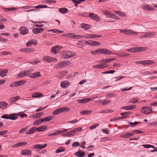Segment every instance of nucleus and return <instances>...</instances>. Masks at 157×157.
Segmentation results:
<instances>
[{
  "label": "nucleus",
  "instance_id": "8fccbe9b",
  "mask_svg": "<svg viewBox=\"0 0 157 157\" xmlns=\"http://www.w3.org/2000/svg\"><path fill=\"white\" fill-rule=\"evenodd\" d=\"M115 96L116 94L114 93H109L106 94L105 96L107 98H109L111 97H114Z\"/></svg>",
  "mask_w": 157,
  "mask_h": 157
},
{
  "label": "nucleus",
  "instance_id": "f704fd0d",
  "mask_svg": "<svg viewBox=\"0 0 157 157\" xmlns=\"http://www.w3.org/2000/svg\"><path fill=\"white\" fill-rule=\"evenodd\" d=\"M138 101V99L137 98H132L129 99L128 102V103H136Z\"/></svg>",
  "mask_w": 157,
  "mask_h": 157
},
{
  "label": "nucleus",
  "instance_id": "aec40b11",
  "mask_svg": "<svg viewBox=\"0 0 157 157\" xmlns=\"http://www.w3.org/2000/svg\"><path fill=\"white\" fill-rule=\"evenodd\" d=\"M75 155L78 157H82L85 155V153L84 151L79 150L78 152H76Z\"/></svg>",
  "mask_w": 157,
  "mask_h": 157
},
{
  "label": "nucleus",
  "instance_id": "1a4fd4ad",
  "mask_svg": "<svg viewBox=\"0 0 157 157\" xmlns=\"http://www.w3.org/2000/svg\"><path fill=\"white\" fill-rule=\"evenodd\" d=\"M141 8L143 10L146 11H153L154 10V8L150 7L147 4H143Z\"/></svg>",
  "mask_w": 157,
  "mask_h": 157
},
{
  "label": "nucleus",
  "instance_id": "0eeeda50",
  "mask_svg": "<svg viewBox=\"0 0 157 157\" xmlns=\"http://www.w3.org/2000/svg\"><path fill=\"white\" fill-rule=\"evenodd\" d=\"M99 53L106 55H112L113 53L106 48L99 49Z\"/></svg>",
  "mask_w": 157,
  "mask_h": 157
},
{
  "label": "nucleus",
  "instance_id": "5fc2aeb1",
  "mask_svg": "<svg viewBox=\"0 0 157 157\" xmlns=\"http://www.w3.org/2000/svg\"><path fill=\"white\" fill-rule=\"evenodd\" d=\"M61 112H67L69 111V109L67 107H63L60 108Z\"/></svg>",
  "mask_w": 157,
  "mask_h": 157
},
{
  "label": "nucleus",
  "instance_id": "2f4dec72",
  "mask_svg": "<svg viewBox=\"0 0 157 157\" xmlns=\"http://www.w3.org/2000/svg\"><path fill=\"white\" fill-rule=\"evenodd\" d=\"M137 34V33L135 32L130 30L126 29V33L125 34L131 35H136Z\"/></svg>",
  "mask_w": 157,
  "mask_h": 157
},
{
  "label": "nucleus",
  "instance_id": "7c9ffc66",
  "mask_svg": "<svg viewBox=\"0 0 157 157\" xmlns=\"http://www.w3.org/2000/svg\"><path fill=\"white\" fill-rule=\"evenodd\" d=\"M32 97L36 98L39 97H42L43 96L42 93L39 92H36L32 94Z\"/></svg>",
  "mask_w": 157,
  "mask_h": 157
},
{
  "label": "nucleus",
  "instance_id": "bf43d9fd",
  "mask_svg": "<svg viewBox=\"0 0 157 157\" xmlns=\"http://www.w3.org/2000/svg\"><path fill=\"white\" fill-rule=\"evenodd\" d=\"M3 9L5 10H8L9 11H11V10L15 11V10H17V8L16 7H13L12 8H5L3 7Z\"/></svg>",
  "mask_w": 157,
  "mask_h": 157
},
{
  "label": "nucleus",
  "instance_id": "13d9d810",
  "mask_svg": "<svg viewBox=\"0 0 157 157\" xmlns=\"http://www.w3.org/2000/svg\"><path fill=\"white\" fill-rule=\"evenodd\" d=\"M81 27L86 29H88L90 28L89 25L86 24H82L81 25Z\"/></svg>",
  "mask_w": 157,
  "mask_h": 157
},
{
  "label": "nucleus",
  "instance_id": "c756f323",
  "mask_svg": "<svg viewBox=\"0 0 157 157\" xmlns=\"http://www.w3.org/2000/svg\"><path fill=\"white\" fill-rule=\"evenodd\" d=\"M19 98V97L18 96H16L10 98L9 101L11 103L13 102L17 101Z\"/></svg>",
  "mask_w": 157,
  "mask_h": 157
},
{
  "label": "nucleus",
  "instance_id": "c03bdc74",
  "mask_svg": "<svg viewBox=\"0 0 157 157\" xmlns=\"http://www.w3.org/2000/svg\"><path fill=\"white\" fill-rule=\"evenodd\" d=\"M62 113L60 108H58L54 110L52 114L53 115H56L60 113Z\"/></svg>",
  "mask_w": 157,
  "mask_h": 157
},
{
  "label": "nucleus",
  "instance_id": "6e6552de",
  "mask_svg": "<svg viewBox=\"0 0 157 157\" xmlns=\"http://www.w3.org/2000/svg\"><path fill=\"white\" fill-rule=\"evenodd\" d=\"M19 30L21 34L23 35L28 34L29 33V29L24 26L21 27L20 28Z\"/></svg>",
  "mask_w": 157,
  "mask_h": 157
},
{
  "label": "nucleus",
  "instance_id": "9d476101",
  "mask_svg": "<svg viewBox=\"0 0 157 157\" xmlns=\"http://www.w3.org/2000/svg\"><path fill=\"white\" fill-rule=\"evenodd\" d=\"M29 70H25L20 72L17 75L18 76V78L24 77L29 74Z\"/></svg>",
  "mask_w": 157,
  "mask_h": 157
},
{
  "label": "nucleus",
  "instance_id": "423d86ee",
  "mask_svg": "<svg viewBox=\"0 0 157 157\" xmlns=\"http://www.w3.org/2000/svg\"><path fill=\"white\" fill-rule=\"evenodd\" d=\"M152 112V108L151 107L144 106L142 107L141 112L144 114H148Z\"/></svg>",
  "mask_w": 157,
  "mask_h": 157
},
{
  "label": "nucleus",
  "instance_id": "e2e57ef3",
  "mask_svg": "<svg viewBox=\"0 0 157 157\" xmlns=\"http://www.w3.org/2000/svg\"><path fill=\"white\" fill-rule=\"evenodd\" d=\"M32 7L29 5H26L25 6H22L20 7V8L23 9H29L31 8L32 7Z\"/></svg>",
  "mask_w": 157,
  "mask_h": 157
},
{
  "label": "nucleus",
  "instance_id": "e433bc0d",
  "mask_svg": "<svg viewBox=\"0 0 157 157\" xmlns=\"http://www.w3.org/2000/svg\"><path fill=\"white\" fill-rule=\"evenodd\" d=\"M35 130H36V129H35V127H33L28 131H27L25 132V134L29 135L33 133L34 132Z\"/></svg>",
  "mask_w": 157,
  "mask_h": 157
},
{
  "label": "nucleus",
  "instance_id": "864d4df0",
  "mask_svg": "<svg viewBox=\"0 0 157 157\" xmlns=\"http://www.w3.org/2000/svg\"><path fill=\"white\" fill-rule=\"evenodd\" d=\"M110 101L109 100H104L101 101L103 105H105L110 103Z\"/></svg>",
  "mask_w": 157,
  "mask_h": 157
},
{
  "label": "nucleus",
  "instance_id": "37998d69",
  "mask_svg": "<svg viewBox=\"0 0 157 157\" xmlns=\"http://www.w3.org/2000/svg\"><path fill=\"white\" fill-rule=\"evenodd\" d=\"M42 122V119L40 120H38L36 121L33 123V124L34 125H38L41 124Z\"/></svg>",
  "mask_w": 157,
  "mask_h": 157
},
{
  "label": "nucleus",
  "instance_id": "2eb2a0df",
  "mask_svg": "<svg viewBox=\"0 0 157 157\" xmlns=\"http://www.w3.org/2000/svg\"><path fill=\"white\" fill-rule=\"evenodd\" d=\"M21 154L24 155H31V151L29 150H24L21 151Z\"/></svg>",
  "mask_w": 157,
  "mask_h": 157
},
{
  "label": "nucleus",
  "instance_id": "69168bd1",
  "mask_svg": "<svg viewBox=\"0 0 157 157\" xmlns=\"http://www.w3.org/2000/svg\"><path fill=\"white\" fill-rule=\"evenodd\" d=\"M10 86L11 87H14L18 86L17 82H15L10 85Z\"/></svg>",
  "mask_w": 157,
  "mask_h": 157
},
{
  "label": "nucleus",
  "instance_id": "c85d7f7f",
  "mask_svg": "<svg viewBox=\"0 0 157 157\" xmlns=\"http://www.w3.org/2000/svg\"><path fill=\"white\" fill-rule=\"evenodd\" d=\"M47 127L46 125H43L36 128V130L38 132L43 131L45 130Z\"/></svg>",
  "mask_w": 157,
  "mask_h": 157
},
{
  "label": "nucleus",
  "instance_id": "f8f14e48",
  "mask_svg": "<svg viewBox=\"0 0 157 157\" xmlns=\"http://www.w3.org/2000/svg\"><path fill=\"white\" fill-rule=\"evenodd\" d=\"M44 31V29L41 28H36L32 29V32L35 34H38L41 33Z\"/></svg>",
  "mask_w": 157,
  "mask_h": 157
},
{
  "label": "nucleus",
  "instance_id": "338daca9",
  "mask_svg": "<svg viewBox=\"0 0 157 157\" xmlns=\"http://www.w3.org/2000/svg\"><path fill=\"white\" fill-rule=\"evenodd\" d=\"M67 72L66 71H64L62 72H61L60 73V75H61V77H63L65 75H66L67 73Z\"/></svg>",
  "mask_w": 157,
  "mask_h": 157
},
{
  "label": "nucleus",
  "instance_id": "09e8293b",
  "mask_svg": "<svg viewBox=\"0 0 157 157\" xmlns=\"http://www.w3.org/2000/svg\"><path fill=\"white\" fill-rule=\"evenodd\" d=\"M59 134V132H58V130H57L56 131L52 133L48 134V136H54L57 134Z\"/></svg>",
  "mask_w": 157,
  "mask_h": 157
},
{
  "label": "nucleus",
  "instance_id": "49530a36",
  "mask_svg": "<svg viewBox=\"0 0 157 157\" xmlns=\"http://www.w3.org/2000/svg\"><path fill=\"white\" fill-rule=\"evenodd\" d=\"M17 82L18 86L24 85L26 82V81L25 80H20Z\"/></svg>",
  "mask_w": 157,
  "mask_h": 157
},
{
  "label": "nucleus",
  "instance_id": "9b49d317",
  "mask_svg": "<svg viewBox=\"0 0 157 157\" xmlns=\"http://www.w3.org/2000/svg\"><path fill=\"white\" fill-rule=\"evenodd\" d=\"M32 44L36 45L37 44V40H30L26 43V46L27 47H29Z\"/></svg>",
  "mask_w": 157,
  "mask_h": 157
},
{
  "label": "nucleus",
  "instance_id": "a211bd4d",
  "mask_svg": "<svg viewBox=\"0 0 157 157\" xmlns=\"http://www.w3.org/2000/svg\"><path fill=\"white\" fill-rule=\"evenodd\" d=\"M70 83L69 82L67 81H63L61 82V87L63 88H65L68 87Z\"/></svg>",
  "mask_w": 157,
  "mask_h": 157
},
{
  "label": "nucleus",
  "instance_id": "f03ea898",
  "mask_svg": "<svg viewBox=\"0 0 157 157\" xmlns=\"http://www.w3.org/2000/svg\"><path fill=\"white\" fill-rule=\"evenodd\" d=\"M82 130V128L81 127L76 128L66 133L63 134L62 135H63L64 136L70 137L74 136L75 133L80 131Z\"/></svg>",
  "mask_w": 157,
  "mask_h": 157
},
{
  "label": "nucleus",
  "instance_id": "dca6fc26",
  "mask_svg": "<svg viewBox=\"0 0 157 157\" xmlns=\"http://www.w3.org/2000/svg\"><path fill=\"white\" fill-rule=\"evenodd\" d=\"M85 43L88 45H91L93 46H95L97 45L98 42H94L92 40H89L88 41H85Z\"/></svg>",
  "mask_w": 157,
  "mask_h": 157
},
{
  "label": "nucleus",
  "instance_id": "f3484780",
  "mask_svg": "<svg viewBox=\"0 0 157 157\" xmlns=\"http://www.w3.org/2000/svg\"><path fill=\"white\" fill-rule=\"evenodd\" d=\"M47 146V144H36L34 145L33 146V148L36 149H42L43 148L45 147H46Z\"/></svg>",
  "mask_w": 157,
  "mask_h": 157
},
{
  "label": "nucleus",
  "instance_id": "58836bf2",
  "mask_svg": "<svg viewBox=\"0 0 157 157\" xmlns=\"http://www.w3.org/2000/svg\"><path fill=\"white\" fill-rule=\"evenodd\" d=\"M59 10V11L62 14L66 13L68 11V9L66 8H60Z\"/></svg>",
  "mask_w": 157,
  "mask_h": 157
},
{
  "label": "nucleus",
  "instance_id": "052dcab7",
  "mask_svg": "<svg viewBox=\"0 0 157 157\" xmlns=\"http://www.w3.org/2000/svg\"><path fill=\"white\" fill-rule=\"evenodd\" d=\"M140 123H141V122H138L135 121L134 123L129 122V124L132 127L133 126L136 125H137L138 124H140Z\"/></svg>",
  "mask_w": 157,
  "mask_h": 157
},
{
  "label": "nucleus",
  "instance_id": "4468645a",
  "mask_svg": "<svg viewBox=\"0 0 157 157\" xmlns=\"http://www.w3.org/2000/svg\"><path fill=\"white\" fill-rule=\"evenodd\" d=\"M61 48L59 46H54L51 49V52L53 54L57 53L60 49Z\"/></svg>",
  "mask_w": 157,
  "mask_h": 157
},
{
  "label": "nucleus",
  "instance_id": "0e129e2a",
  "mask_svg": "<svg viewBox=\"0 0 157 157\" xmlns=\"http://www.w3.org/2000/svg\"><path fill=\"white\" fill-rule=\"evenodd\" d=\"M127 51L132 52H136V47L133 48L131 49H128Z\"/></svg>",
  "mask_w": 157,
  "mask_h": 157
},
{
  "label": "nucleus",
  "instance_id": "de8ad7c7",
  "mask_svg": "<svg viewBox=\"0 0 157 157\" xmlns=\"http://www.w3.org/2000/svg\"><path fill=\"white\" fill-rule=\"evenodd\" d=\"M65 150V148L63 147H60L58 149H57L56 151V153H59L61 152H63Z\"/></svg>",
  "mask_w": 157,
  "mask_h": 157
},
{
  "label": "nucleus",
  "instance_id": "680f3d73",
  "mask_svg": "<svg viewBox=\"0 0 157 157\" xmlns=\"http://www.w3.org/2000/svg\"><path fill=\"white\" fill-rule=\"evenodd\" d=\"M103 133L108 134L110 132L108 128H106L105 129H101Z\"/></svg>",
  "mask_w": 157,
  "mask_h": 157
},
{
  "label": "nucleus",
  "instance_id": "774afa93",
  "mask_svg": "<svg viewBox=\"0 0 157 157\" xmlns=\"http://www.w3.org/2000/svg\"><path fill=\"white\" fill-rule=\"evenodd\" d=\"M27 52H33L35 51V49L33 48H27Z\"/></svg>",
  "mask_w": 157,
  "mask_h": 157
},
{
  "label": "nucleus",
  "instance_id": "ddd939ff",
  "mask_svg": "<svg viewBox=\"0 0 157 157\" xmlns=\"http://www.w3.org/2000/svg\"><path fill=\"white\" fill-rule=\"evenodd\" d=\"M27 144V143L26 142H20L12 146L11 147L12 148H17L26 145Z\"/></svg>",
  "mask_w": 157,
  "mask_h": 157
},
{
  "label": "nucleus",
  "instance_id": "20e7f679",
  "mask_svg": "<svg viewBox=\"0 0 157 157\" xmlns=\"http://www.w3.org/2000/svg\"><path fill=\"white\" fill-rule=\"evenodd\" d=\"M115 59V58H109L105 59L102 60L99 65V68H105L107 66L106 63H108L112 61L113 60Z\"/></svg>",
  "mask_w": 157,
  "mask_h": 157
},
{
  "label": "nucleus",
  "instance_id": "c9c22d12",
  "mask_svg": "<svg viewBox=\"0 0 157 157\" xmlns=\"http://www.w3.org/2000/svg\"><path fill=\"white\" fill-rule=\"evenodd\" d=\"M90 17L92 19L95 20L97 21L98 19V16L97 15L93 13H90L89 14Z\"/></svg>",
  "mask_w": 157,
  "mask_h": 157
},
{
  "label": "nucleus",
  "instance_id": "4d7b16f0",
  "mask_svg": "<svg viewBox=\"0 0 157 157\" xmlns=\"http://www.w3.org/2000/svg\"><path fill=\"white\" fill-rule=\"evenodd\" d=\"M63 65H64V67H67L71 64V63L69 61H63Z\"/></svg>",
  "mask_w": 157,
  "mask_h": 157
},
{
  "label": "nucleus",
  "instance_id": "a18cd8bd",
  "mask_svg": "<svg viewBox=\"0 0 157 157\" xmlns=\"http://www.w3.org/2000/svg\"><path fill=\"white\" fill-rule=\"evenodd\" d=\"M64 66L63 61L56 64V67L57 68H64Z\"/></svg>",
  "mask_w": 157,
  "mask_h": 157
},
{
  "label": "nucleus",
  "instance_id": "72a5a7b5",
  "mask_svg": "<svg viewBox=\"0 0 157 157\" xmlns=\"http://www.w3.org/2000/svg\"><path fill=\"white\" fill-rule=\"evenodd\" d=\"M92 111L90 110H83L81 111L80 113L82 115H89L92 113Z\"/></svg>",
  "mask_w": 157,
  "mask_h": 157
},
{
  "label": "nucleus",
  "instance_id": "f257e3e1",
  "mask_svg": "<svg viewBox=\"0 0 157 157\" xmlns=\"http://www.w3.org/2000/svg\"><path fill=\"white\" fill-rule=\"evenodd\" d=\"M62 36L67 38H73L75 39H81L83 37V36L81 35H76L74 33H64L62 35Z\"/></svg>",
  "mask_w": 157,
  "mask_h": 157
},
{
  "label": "nucleus",
  "instance_id": "7ed1b4c3",
  "mask_svg": "<svg viewBox=\"0 0 157 157\" xmlns=\"http://www.w3.org/2000/svg\"><path fill=\"white\" fill-rule=\"evenodd\" d=\"M76 54L75 52L70 51H64L61 54V56L64 59H69L75 56Z\"/></svg>",
  "mask_w": 157,
  "mask_h": 157
},
{
  "label": "nucleus",
  "instance_id": "412c9836",
  "mask_svg": "<svg viewBox=\"0 0 157 157\" xmlns=\"http://www.w3.org/2000/svg\"><path fill=\"white\" fill-rule=\"evenodd\" d=\"M155 62L150 60H143V65H150L154 64Z\"/></svg>",
  "mask_w": 157,
  "mask_h": 157
},
{
  "label": "nucleus",
  "instance_id": "603ef678",
  "mask_svg": "<svg viewBox=\"0 0 157 157\" xmlns=\"http://www.w3.org/2000/svg\"><path fill=\"white\" fill-rule=\"evenodd\" d=\"M142 146L144 147L145 148H155V147L152 145H150V144H143L142 145Z\"/></svg>",
  "mask_w": 157,
  "mask_h": 157
},
{
  "label": "nucleus",
  "instance_id": "3c124183",
  "mask_svg": "<svg viewBox=\"0 0 157 157\" xmlns=\"http://www.w3.org/2000/svg\"><path fill=\"white\" fill-rule=\"evenodd\" d=\"M134 135L133 132H130V133H128L125 134L124 136L122 137L124 138H128L130 137L131 136H133Z\"/></svg>",
  "mask_w": 157,
  "mask_h": 157
},
{
  "label": "nucleus",
  "instance_id": "a19ab883",
  "mask_svg": "<svg viewBox=\"0 0 157 157\" xmlns=\"http://www.w3.org/2000/svg\"><path fill=\"white\" fill-rule=\"evenodd\" d=\"M40 76L39 72H37L32 74L31 76V77L34 78L39 77Z\"/></svg>",
  "mask_w": 157,
  "mask_h": 157
},
{
  "label": "nucleus",
  "instance_id": "a878e982",
  "mask_svg": "<svg viewBox=\"0 0 157 157\" xmlns=\"http://www.w3.org/2000/svg\"><path fill=\"white\" fill-rule=\"evenodd\" d=\"M90 98H84L82 99L78 100L77 101L80 103H86L90 100Z\"/></svg>",
  "mask_w": 157,
  "mask_h": 157
},
{
  "label": "nucleus",
  "instance_id": "393cba45",
  "mask_svg": "<svg viewBox=\"0 0 157 157\" xmlns=\"http://www.w3.org/2000/svg\"><path fill=\"white\" fill-rule=\"evenodd\" d=\"M132 113L131 112H125L124 113H120V114L123 117V118L125 119L126 118L128 117L130 114Z\"/></svg>",
  "mask_w": 157,
  "mask_h": 157
},
{
  "label": "nucleus",
  "instance_id": "cd10ccee",
  "mask_svg": "<svg viewBox=\"0 0 157 157\" xmlns=\"http://www.w3.org/2000/svg\"><path fill=\"white\" fill-rule=\"evenodd\" d=\"M102 13L105 14L107 17H109L111 18H112V16L113 15V13H111L108 10L103 11Z\"/></svg>",
  "mask_w": 157,
  "mask_h": 157
},
{
  "label": "nucleus",
  "instance_id": "6ab92c4d",
  "mask_svg": "<svg viewBox=\"0 0 157 157\" xmlns=\"http://www.w3.org/2000/svg\"><path fill=\"white\" fill-rule=\"evenodd\" d=\"M85 38H93L98 37L97 35L94 34H87L83 36Z\"/></svg>",
  "mask_w": 157,
  "mask_h": 157
},
{
  "label": "nucleus",
  "instance_id": "bb28decb",
  "mask_svg": "<svg viewBox=\"0 0 157 157\" xmlns=\"http://www.w3.org/2000/svg\"><path fill=\"white\" fill-rule=\"evenodd\" d=\"M54 118L53 116H49L42 119L43 122L51 121Z\"/></svg>",
  "mask_w": 157,
  "mask_h": 157
},
{
  "label": "nucleus",
  "instance_id": "473e14b6",
  "mask_svg": "<svg viewBox=\"0 0 157 157\" xmlns=\"http://www.w3.org/2000/svg\"><path fill=\"white\" fill-rule=\"evenodd\" d=\"M43 113L42 112H40L39 113H36L33 115L32 117L33 118L37 119L41 116L43 115Z\"/></svg>",
  "mask_w": 157,
  "mask_h": 157
},
{
  "label": "nucleus",
  "instance_id": "5701e85b",
  "mask_svg": "<svg viewBox=\"0 0 157 157\" xmlns=\"http://www.w3.org/2000/svg\"><path fill=\"white\" fill-rule=\"evenodd\" d=\"M7 103L6 102H0V108L2 109H6L7 107Z\"/></svg>",
  "mask_w": 157,
  "mask_h": 157
},
{
  "label": "nucleus",
  "instance_id": "4c0bfd02",
  "mask_svg": "<svg viewBox=\"0 0 157 157\" xmlns=\"http://www.w3.org/2000/svg\"><path fill=\"white\" fill-rule=\"evenodd\" d=\"M136 52L144 51L147 49V48L146 47H136Z\"/></svg>",
  "mask_w": 157,
  "mask_h": 157
},
{
  "label": "nucleus",
  "instance_id": "ea45409f",
  "mask_svg": "<svg viewBox=\"0 0 157 157\" xmlns=\"http://www.w3.org/2000/svg\"><path fill=\"white\" fill-rule=\"evenodd\" d=\"M48 32H53L54 33H62L63 32V31L60 30L56 29H53L48 30L47 31Z\"/></svg>",
  "mask_w": 157,
  "mask_h": 157
},
{
  "label": "nucleus",
  "instance_id": "79ce46f5",
  "mask_svg": "<svg viewBox=\"0 0 157 157\" xmlns=\"http://www.w3.org/2000/svg\"><path fill=\"white\" fill-rule=\"evenodd\" d=\"M17 117L15 116V114H10L9 115V119L11 120H16Z\"/></svg>",
  "mask_w": 157,
  "mask_h": 157
},
{
  "label": "nucleus",
  "instance_id": "6e6d98bb",
  "mask_svg": "<svg viewBox=\"0 0 157 157\" xmlns=\"http://www.w3.org/2000/svg\"><path fill=\"white\" fill-rule=\"evenodd\" d=\"M148 38L153 37L155 36V33L154 32H149L147 33Z\"/></svg>",
  "mask_w": 157,
  "mask_h": 157
},
{
  "label": "nucleus",
  "instance_id": "b1692460",
  "mask_svg": "<svg viewBox=\"0 0 157 157\" xmlns=\"http://www.w3.org/2000/svg\"><path fill=\"white\" fill-rule=\"evenodd\" d=\"M7 72V69H0V76L2 77L6 76Z\"/></svg>",
  "mask_w": 157,
  "mask_h": 157
},
{
  "label": "nucleus",
  "instance_id": "39448f33",
  "mask_svg": "<svg viewBox=\"0 0 157 157\" xmlns=\"http://www.w3.org/2000/svg\"><path fill=\"white\" fill-rule=\"evenodd\" d=\"M43 59L44 61L48 63L56 62L57 60L56 58L49 56H44Z\"/></svg>",
  "mask_w": 157,
  "mask_h": 157
},
{
  "label": "nucleus",
  "instance_id": "4be33fe9",
  "mask_svg": "<svg viewBox=\"0 0 157 157\" xmlns=\"http://www.w3.org/2000/svg\"><path fill=\"white\" fill-rule=\"evenodd\" d=\"M136 106L135 105H132L129 106H124L123 107H121V108L125 110H129L135 108Z\"/></svg>",
  "mask_w": 157,
  "mask_h": 157
}]
</instances>
